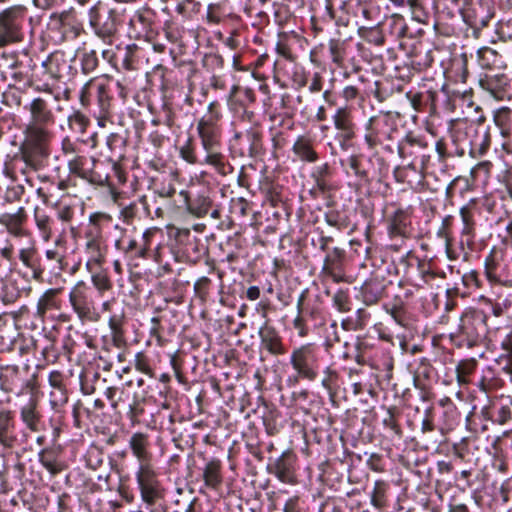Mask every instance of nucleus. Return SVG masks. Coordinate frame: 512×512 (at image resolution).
Returning a JSON list of instances; mask_svg holds the SVG:
<instances>
[{"instance_id": "9", "label": "nucleus", "mask_w": 512, "mask_h": 512, "mask_svg": "<svg viewBox=\"0 0 512 512\" xmlns=\"http://www.w3.org/2000/svg\"><path fill=\"white\" fill-rule=\"evenodd\" d=\"M170 249L178 262L196 264L206 253L202 240L187 228H169Z\"/></svg>"}, {"instance_id": "16", "label": "nucleus", "mask_w": 512, "mask_h": 512, "mask_svg": "<svg viewBox=\"0 0 512 512\" xmlns=\"http://www.w3.org/2000/svg\"><path fill=\"white\" fill-rule=\"evenodd\" d=\"M413 214L414 207L412 205H403L398 201L386 203L383 209L386 233L402 236L413 234Z\"/></svg>"}, {"instance_id": "57", "label": "nucleus", "mask_w": 512, "mask_h": 512, "mask_svg": "<svg viewBox=\"0 0 512 512\" xmlns=\"http://www.w3.org/2000/svg\"><path fill=\"white\" fill-rule=\"evenodd\" d=\"M129 446L133 455L140 462L139 466L150 465L151 453L149 452V437L145 433H134L129 440Z\"/></svg>"}, {"instance_id": "63", "label": "nucleus", "mask_w": 512, "mask_h": 512, "mask_svg": "<svg viewBox=\"0 0 512 512\" xmlns=\"http://www.w3.org/2000/svg\"><path fill=\"white\" fill-rule=\"evenodd\" d=\"M20 326L17 322H0V350H13L15 342L20 335Z\"/></svg>"}, {"instance_id": "20", "label": "nucleus", "mask_w": 512, "mask_h": 512, "mask_svg": "<svg viewBox=\"0 0 512 512\" xmlns=\"http://www.w3.org/2000/svg\"><path fill=\"white\" fill-rule=\"evenodd\" d=\"M35 67L36 63L27 55L24 59L14 58L8 65V70L1 72V76L5 80L8 75L14 83L22 84L26 88H33L36 92L51 94L52 88L49 84L34 85L33 71Z\"/></svg>"}, {"instance_id": "17", "label": "nucleus", "mask_w": 512, "mask_h": 512, "mask_svg": "<svg viewBox=\"0 0 512 512\" xmlns=\"http://www.w3.org/2000/svg\"><path fill=\"white\" fill-rule=\"evenodd\" d=\"M111 191L113 202L119 209L118 219L126 226H132L136 221H140L142 217H151V206L146 195L125 202L122 200L121 192H119L114 184L108 187Z\"/></svg>"}, {"instance_id": "18", "label": "nucleus", "mask_w": 512, "mask_h": 512, "mask_svg": "<svg viewBox=\"0 0 512 512\" xmlns=\"http://www.w3.org/2000/svg\"><path fill=\"white\" fill-rule=\"evenodd\" d=\"M256 93L252 88L233 85L227 95V106L235 121H254L257 114L252 110L256 103Z\"/></svg>"}, {"instance_id": "10", "label": "nucleus", "mask_w": 512, "mask_h": 512, "mask_svg": "<svg viewBox=\"0 0 512 512\" xmlns=\"http://www.w3.org/2000/svg\"><path fill=\"white\" fill-rule=\"evenodd\" d=\"M129 131L120 129L109 133L105 138V144L100 152L104 161L111 165L112 171L120 183L126 182V173L123 167L129 149Z\"/></svg>"}, {"instance_id": "61", "label": "nucleus", "mask_w": 512, "mask_h": 512, "mask_svg": "<svg viewBox=\"0 0 512 512\" xmlns=\"http://www.w3.org/2000/svg\"><path fill=\"white\" fill-rule=\"evenodd\" d=\"M113 228L119 233V236L114 240V247L119 253L126 257L134 242L137 240V229L135 226L132 229H128L118 223H116Z\"/></svg>"}, {"instance_id": "45", "label": "nucleus", "mask_w": 512, "mask_h": 512, "mask_svg": "<svg viewBox=\"0 0 512 512\" xmlns=\"http://www.w3.org/2000/svg\"><path fill=\"white\" fill-rule=\"evenodd\" d=\"M314 12L320 15L322 20H328L330 23H334L338 28L347 27L350 22V18L345 10L335 6V0H322L317 2Z\"/></svg>"}, {"instance_id": "4", "label": "nucleus", "mask_w": 512, "mask_h": 512, "mask_svg": "<svg viewBox=\"0 0 512 512\" xmlns=\"http://www.w3.org/2000/svg\"><path fill=\"white\" fill-rule=\"evenodd\" d=\"M129 88L125 79H115L110 74L89 78L80 88L78 101L89 110L100 128L113 123L118 100L126 102Z\"/></svg>"}, {"instance_id": "49", "label": "nucleus", "mask_w": 512, "mask_h": 512, "mask_svg": "<svg viewBox=\"0 0 512 512\" xmlns=\"http://www.w3.org/2000/svg\"><path fill=\"white\" fill-rule=\"evenodd\" d=\"M398 9H407L412 19L418 23H426L430 16V0H391Z\"/></svg>"}, {"instance_id": "3", "label": "nucleus", "mask_w": 512, "mask_h": 512, "mask_svg": "<svg viewBox=\"0 0 512 512\" xmlns=\"http://www.w3.org/2000/svg\"><path fill=\"white\" fill-rule=\"evenodd\" d=\"M27 113V122L24 125V140L21 143L20 159L27 168L37 171L44 167L51 153V143L54 139L56 114L52 102L43 96H36L23 105Z\"/></svg>"}, {"instance_id": "22", "label": "nucleus", "mask_w": 512, "mask_h": 512, "mask_svg": "<svg viewBox=\"0 0 512 512\" xmlns=\"http://www.w3.org/2000/svg\"><path fill=\"white\" fill-rule=\"evenodd\" d=\"M51 21L52 30L60 35L61 41H75L86 33L82 20L73 8L53 14Z\"/></svg>"}, {"instance_id": "30", "label": "nucleus", "mask_w": 512, "mask_h": 512, "mask_svg": "<svg viewBox=\"0 0 512 512\" xmlns=\"http://www.w3.org/2000/svg\"><path fill=\"white\" fill-rule=\"evenodd\" d=\"M347 252L344 248L333 246L323 259L321 273L335 283L350 282L346 274Z\"/></svg>"}, {"instance_id": "14", "label": "nucleus", "mask_w": 512, "mask_h": 512, "mask_svg": "<svg viewBox=\"0 0 512 512\" xmlns=\"http://www.w3.org/2000/svg\"><path fill=\"white\" fill-rule=\"evenodd\" d=\"M99 162L98 159L88 158L84 154L75 155L67 160L69 176L79 178L95 187H112L110 174L97 170Z\"/></svg>"}, {"instance_id": "12", "label": "nucleus", "mask_w": 512, "mask_h": 512, "mask_svg": "<svg viewBox=\"0 0 512 512\" xmlns=\"http://www.w3.org/2000/svg\"><path fill=\"white\" fill-rule=\"evenodd\" d=\"M27 8L14 5L0 12V48L20 43L24 39Z\"/></svg>"}, {"instance_id": "64", "label": "nucleus", "mask_w": 512, "mask_h": 512, "mask_svg": "<svg viewBox=\"0 0 512 512\" xmlns=\"http://www.w3.org/2000/svg\"><path fill=\"white\" fill-rule=\"evenodd\" d=\"M493 122L499 129L504 139H510L512 135V109L501 107L494 112Z\"/></svg>"}, {"instance_id": "44", "label": "nucleus", "mask_w": 512, "mask_h": 512, "mask_svg": "<svg viewBox=\"0 0 512 512\" xmlns=\"http://www.w3.org/2000/svg\"><path fill=\"white\" fill-rule=\"evenodd\" d=\"M481 307L475 310V318H478L481 314L483 320H487L489 317H505L508 320H512V301L505 300L503 303L492 302L491 299L481 296L479 299Z\"/></svg>"}, {"instance_id": "33", "label": "nucleus", "mask_w": 512, "mask_h": 512, "mask_svg": "<svg viewBox=\"0 0 512 512\" xmlns=\"http://www.w3.org/2000/svg\"><path fill=\"white\" fill-rule=\"evenodd\" d=\"M212 190L209 187H201L195 193L181 190L179 195L183 198L187 211L198 217L206 216L213 207L211 197Z\"/></svg>"}, {"instance_id": "7", "label": "nucleus", "mask_w": 512, "mask_h": 512, "mask_svg": "<svg viewBox=\"0 0 512 512\" xmlns=\"http://www.w3.org/2000/svg\"><path fill=\"white\" fill-rule=\"evenodd\" d=\"M350 51V39L342 38L338 30L336 36L330 37L325 42L314 45L309 51V61L323 71L330 67L331 71L343 69Z\"/></svg>"}, {"instance_id": "62", "label": "nucleus", "mask_w": 512, "mask_h": 512, "mask_svg": "<svg viewBox=\"0 0 512 512\" xmlns=\"http://www.w3.org/2000/svg\"><path fill=\"white\" fill-rule=\"evenodd\" d=\"M155 73L159 74V89L162 95H168L169 91L174 90L179 84V69H170L163 65L155 67Z\"/></svg>"}, {"instance_id": "52", "label": "nucleus", "mask_w": 512, "mask_h": 512, "mask_svg": "<svg viewBox=\"0 0 512 512\" xmlns=\"http://www.w3.org/2000/svg\"><path fill=\"white\" fill-rule=\"evenodd\" d=\"M402 91V84H398L395 80L390 78H383L373 83V88H371L367 95H372L378 103H384L395 94L401 93Z\"/></svg>"}, {"instance_id": "41", "label": "nucleus", "mask_w": 512, "mask_h": 512, "mask_svg": "<svg viewBox=\"0 0 512 512\" xmlns=\"http://www.w3.org/2000/svg\"><path fill=\"white\" fill-rule=\"evenodd\" d=\"M391 281L386 280L380 271H375L365 280L361 286V296L366 304L376 303L383 295L387 285Z\"/></svg>"}, {"instance_id": "11", "label": "nucleus", "mask_w": 512, "mask_h": 512, "mask_svg": "<svg viewBox=\"0 0 512 512\" xmlns=\"http://www.w3.org/2000/svg\"><path fill=\"white\" fill-rule=\"evenodd\" d=\"M331 120L336 130L334 140L340 151L347 153L354 149L358 139L359 127L353 107L349 105L337 107L331 116Z\"/></svg>"}, {"instance_id": "34", "label": "nucleus", "mask_w": 512, "mask_h": 512, "mask_svg": "<svg viewBox=\"0 0 512 512\" xmlns=\"http://www.w3.org/2000/svg\"><path fill=\"white\" fill-rule=\"evenodd\" d=\"M339 8L345 10L348 16L351 13L365 23H376L381 16L380 6L373 0H344Z\"/></svg>"}, {"instance_id": "40", "label": "nucleus", "mask_w": 512, "mask_h": 512, "mask_svg": "<svg viewBox=\"0 0 512 512\" xmlns=\"http://www.w3.org/2000/svg\"><path fill=\"white\" fill-rule=\"evenodd\" d=\"M254 203L244 197H232L229 202L231 221H238L240 225H253L255 222Z\"/></svg>"}, {"instance_id": "24", "label": "nucleus", "mask_w": 512, "mask_h": 512, "mask_svg": "<svg viewBox=\"0 0 512 512\" xmlns=\"http://www.w3.org/2000/svg\"><path fill=\"white\" fill-rule=\"evenodd\" d=\"M69 301L81 320H98L102 316L94 307L91 288L83 281L77 282L71 289Z\"/></svg>"}, {"instance_id": "42", "label": "nucleus", "mask_w": 512, "mask_h": 512, "mask_svg": "<svg viewBox=\"0 0 512 512\" xmlns=\"http://www.w3.org/2000/svg\"><path fill=\"white\" fill-rule=\"evenodd\" d=\"M259 190L265 199L276 207L287 200V188L271 176H263L259 181Z\"/></svg>"}, {"instance_id": "15", "label": "nucleus", "mask_w": 512, "mask_h": 512, "mask_svg": "<svg viewBox=\"0 0 512 512\" xmlns=\"http://www.w3.org/2000/svg\"><path fill=\"white\" fill-rule=\"evenodd\" d=\"M484 275L491 286L512 287V272L504 248L493 245L484 258Z\"/></svg>"}, {"instance_id": "35", "label": "nucleus", "mask_w": 512, "mask_h": 512, "mask_svg": "<svg viewBox=\"0 0 512 512\" xmlns=\"http://www.w3.org/2000/svg\"><path fill=\"white\" fill-rule=\"evenodd\" d=\"M455 216L445 215L436 230V237L444 242L445 255L449 261L462 259L458 248V240L454 236Z\"/></svg>"}, {"instance_id": "48", "label": "nucleus", "mask_w": 512, "mask_h": 512, "mask_svg": "<svg viewBox=\"0 0 512 512\" xmlns=\"http://www.w3.org/2000/svg\"><path fill=\"white\" fill-rule=\"evenodd\" d=\"M257 334L261 338L262 346L273 355H283L286 348L282 343V339L276 329L265 322L263 326L257 329Z\"/></svg>"}, {"instance_id": "58", "label": "nucleus", "mask_w": 512, "mask_h": 512, "mask_svg": "<svg viewBox=\"0 0 512 512\" xmlns=\"http://www.w3.org/2000/svg\"><path fill=\"white\" fill-rule=\"evenodd\" d=\"M35 225L43 241L48 242L53 235L55 220L48 214L46 209L36 206L33 211Z\"/></svg>"}, {"instance_id": "46", "label": "nucleus", "mask_w": 512, "mask_h": 512, "mask_svg": "<svg viewBox=\"0 0 512 512\" xmlns=\"http://www.w3.org/2000/svg\"><path fill=\"white\" fill-rule=\"evenodd\" d=\"M19 260L32 272V278L37 282H44L45 266L42 257L35 247L22 248L19 251Z\"/></svg>"}, {"instance_id": "38", "label": "nucleus", "mask_w": 512, "mask_h": 512, "mask_svg": "<svg viewBox=\"0 0 512 512\" xmlns=\"http://www.w3.org/2000/svg\"><path fill=\"white\" fill-rule=\"evenodd\" d=\"M158 234H162V230L158 227L153 226L145 229L141 238H137L125 258L130 260H148L152 258L154 256L152 246Z\"/></svg>"}, {"instance_id": "56", "label": "nucleus", "mask_w": 512, "mask_h": 512, "mask_svg": "<svg viewBox=\"0 0 512 512\" xmlns=\"http://www.w3.org/2000/svg\"><path fill=\"white\" fill-rule=\"evenodd\" d=\"M180 76L185 78L189 93H193L202 78V72L194 60H180L177 63Z\"/></svg>"}, {"instance_id": "13", "label": "nucleus", "mask_w": 512, "mask_h": 512, "mask_svg": "<svg viewBox=\"0 0 512 512\" xmlns=\"http://www.w3.org/2000/svg\"><path fill=\"white\" fill-rule=\"evenodd\" d=\"M476 203L470 201L459 208L461 228L458 236V248L461 251L462 261L469 262L472 253L477 251V215Z\"/></svg>"}, {"instance_id": "27", "label": "nucleus", "mask_w": 512, "mask_h": 512, "mask_svg": "<svg viewBox=\"0 0 512 512\" xmlns=\"http://www.w3.org/2000/svg\"><path fill=\"white\" fill-rule=\"evenodd\" d=\"M450 337L458 347L484 344L488 337L487 322H461L457 332L451 333Z\"/></svg>"}, {"instance_id": "59", "label": "nucleus", "mask_w": 512, "mask_h": 512, "mask_svg": "<svg viewBox=\"0 0 512 512\" xmlns=\"http://www.w3.org/2000/svg\"><path fill=\"white\" fill-rule=\"evenodd\" d=\"M472 58V54L466 52L455 54L450 60L449 74L455 82L465 83L469 76L468 62Z\"/></svg>"}, {"instance_id": "60", "label": "nucleus", "mask_w": 512, "mask_h": 512, "mask_svg": "<svg viewBox=\"0 0 512 512\" xmlns=\"http://www.w3.org/2000/svg\"><path fill=\"white\" fill-rule=\"evenodd\" d=\"M477 63L482 69L493 70L505 66L503 56L491 47H481L476 53Z\"/></svg>"}, {"instance_id": "43", "label": "nucleus", "mask_w": 512, "mask_h": 512, "mask_svg": "<svg viewBox=\"0 0 512 512\" xmlns=\"http://www.w3.org/2000/svg\"><path fill=\"white\" fill-rule=\"evenodd\" d=\"M462 17L464 22L473 29L474 36L478 37V33L488 26L493 13L487 6L479 4L464 10Z\"/></svg>"}, {"instance_id": "36", "label": "nucleus", "mask_w": 512, "mask_h": 512, "mask_svg": "<svg viewBox=\"0 0 512 512\" xmlns=\"http://www.w3.org/2000/svg\"><path fill=\"white\" fill-rule=\"evenodd\" d=\"M72 63L76 69V76L79 73L84 76H90L99 70L101 60L95 48L87 47L84 44L75 50Z\"/></svg>"}, {"instance_id": "31", "label": "nucleus", "mask_w": 512, "mask_h": 512, "mask_svg": "<svg viewBox=\"0 0 512 512\" xmlns=\"http://www.w3.org/2000/svg\"><path fill=\"white\" fill-rule=\"evenodd\" d=\"M411 107L418 113H428L430 116L438 114L439 91L426 86L419 89H410L405 94Z\"/></svg>"}, {"instance_id": "54", "label": "nucleus", "mask_w": 512, "mask_h": 512, "mask_svg": "<svg viewBox=\"0 0 512 512\" xmlns=\"http://www.w3.org/2000/svg\"><path fill=\"white\" fill-rule=\"evenodd\" d=\"M84 238V252L88 255L86 267L91 270L92 265H100L104 261L106 241L91 236L85 235Z\"/></svg>"}, {"instance_id": "26", "label": "nucleus", "mask_w": 512, "mask_h": 512, "mask_svg": "<svg viewBox=\"0 0 512 512\" xmlns=\"http://www.w3.org/2000/svg\"><path fill=\"white\" fill-rule=\"evenodd\" d=\"M42 68L45 74L55 81L76 77V69L72 63V58H69L63 50L51 52L42 62Z\"/></svg>"}, {"instance_id": "47", "label": "nucleus", "mask_w": 512, "mask_h": 512, "mask_svg": "<svg viewBox=\"0 0 512 512\" xmlns=\"http://www.w3.org/2000/svg\"><path fill=\"white\" fill-rule=\"evenodd\" d=\"M113 223V216L108 212L95 211L89 214L88 223L86 224L83 233L85 235L105 240L104 231L108 229Z\"/></svg>"}, {"instance_id": "55", "label": "nucleus", "mask_w": 512, "mask_h": 512, "mask_svg": "<svg viewBox=\"0 0 512 512\" xmlns=\"http://www.w3.org/2000/svg\"><path fill=\"white\" fill-rule=\"evenodd\" d=\"M202 477L205 487L217 491L223 483L222 463L217 458L206 461L202 468Z\"/></svg>"}, {"instance_id": "6", "label": "nucleus", "mask_w": 512, "mask_h": 512, "mask_svg": "<svg viewBox=\"0 0 512 512\" xmlns=\"http://www.w3.org/2000/svg\"><path fill=\"white\" fill-rule=\"evenodd\" d=\"M125 9L118 4L98 0L87 11L88 25L93 35L111 45L124 23Z\"/></svg>"}, {"instance_id": "28", "label": "nucleus", "mask_w": 512, "mask_h": 512, "mask_svg": "<svg viewBox=\"0 0 512 512\" xmlns=\"http://www.w3.org/2000/svg\"><path fill=\"white\" fill-rule=\"evenodd\" d=\"M296 461V454L291 450H286L276 458L269 457L266 469L269 474L274 475L281 482L294 484L297 481Z\"/></svg>"}, {"instance_id": "1", "label": "nucleus", "mask_w": 512, "mask_h": 512, "mask_svg": "<svg viewBox=\"0 0 512 512\" xmlns=\"http://www.w3.org/2000/svg\"><path fill=\"white\" fill-rule=\"evenodd\" d=\"M402 115L398 111L379 110L364 123L363 142L371 155L353 152L339 159V167L348 188L356 194L371 195L373 183L384 185L390 173V163L385 154L393 155L400 140Z\"/></svg>"}, {"instance_id": "8", "label": "nucleus", "mask_w": 512, "mask_h": 512, "mask_svg": "<svg viewBox=\"0 0 512 512\" xmlns=\"http://www.w3.org/2000/svg\"><path fill=\"white\" fill-rule=\"evenodd\" d=\"M428 148L429 142L424 135L408 130L395 146V152L402 161H408V169L424 174L431 167L432 157L426 152Z\"/></svg>"}, {"instance_id": "39", "label": "nucleus", "mask_w": 512, "mask_h": 512, "mask_svg": "<svg viewBox=\"0 0 512 512\" xmlns=\"http://www.w3.org/2000/svg\"><path fill=\"white\" fill-rule=\"evenodd\" d=\"M325 223L338 231L352 229L351 210L346 205H338L334 201L326 204Z\"/></svg>"}, {"instance_id": "19", "label": "nucleus", "mask_w": 512, "mask_h": 512, "mask_svg": "<svg viewBox=\"0 0 512 512\" xmlns=\"http://www.w3.org/2000/svg\"><path fill=\"white\" fill-rule=\"evenodd\" d=\"M136 480L145 505L166 500V489L151 465L139 466Z\"/></svg>"}, {"instance_id": "25", "label": "nucleus", "mask_w": 512, "mask_h": 512, "mask_svg": "<svg viewBox=\"0 0 512 512\" xmlns=\"http://www.w3.org/2000/svg\"><path fill=\"white\" fill-rule=\"evenodd\" d=\"M334 174V168L329 162L314 164L309 172V178L313 181L309 194L313 198H318L335 192L338 185L334 181Z\"/></svg>"}, {"instance_id": "2", "label": "nucleus", "mask_w": 512, "mask_h": 512, "mask_svg": "<svg viewBox=\"0 0 512 512\" xmlns=\"http://www.w3.org/2000/svg\"><path fill=\"white\" fill-rule=\"evenodd\" d=\"M195 131L196 138L189 136L180 146V158L190 165L210 166L223 177L232 174L234 167L224 153L223 112L217 100L196 120Z\"/></svg>"}, {"instance_id": "32", "label": "nucleus", "mask_w": 512, "mask_h": 512, "mask_svg": "<svg viewBox=\"0 0 512 512\" xmlns=\"http://www.w3.org/2000/svg\"><path fill=\"white\" fill-rule=\"evenodd\" d=\"M319 143L311 133L298 135L291 147L293 161H298L304 165L316 164L321 159V153L318 151Z\"/></svg>"}, {"instance_id": "37", "label": "nucleus", "mask_w": 512, "mask_h": 512, "mask_svg": "<svg viewBox=\"0 0 512 512\" xmlns=\"http://www.w3.org/2000/svg\"><path fill=\"white\" fill-rule=\"evenodd\" d=\"M492 130V125L487 122L484 116L477 119L471 158L479 159L487 155L492 144Z\"/></svg>"}, {"instance_id": "21", "label": "nucleus", "mask_w": 512, "mask_h": 512, "mask_svg": "<svg viewBox=\"0 0 512 512\" xmlns=\"http://www.w3.org/2000/svg\"><path fill=\"white\" fill-rule=\"evenodd\" d=\"M290 361L300 377L310 381L316 379L320 369V351L312 345L295 349Z\"/></svg>"}, {"instance_id": "5", "label": "nucleus", "mask_w": 512, "mask_h": 512, "mask_svg": "<svg viewBox=\"0 0 512 512\" xmlns=\"http://www.w3.org/2000/svg\"><path fill=\"white\" fill-rule=\"evenodd\" d=\"M232 158L258 159L264 156V132L260 121H234L232 135L228 140Z\"/></svg>"}, {"instance_id": "23", "label": "nucleus", "mask_w": 512, "mask_h": 512, "mask_svg": "<svg viewBox=\"0 0 512 512\" xmlns=\"http://www.w3.org/2000/svg\"><path fill=\"white\" fill-rule=\"evenodd\" d=\"M476 125L477 120H458L450 126L449 135L451 144L454 147V154H456L457 157H464L466 155L471 157Z\"/></svg>"}, {"instance_id": "53", "label": "nucleus", "mask_w": 512, "mask_h": 512, "mask_svg": "<svg viewBox=\"0 0 512 512\" xmlns=\"http://www.w3.org/2000/svg\"><path fill=\"white\" fill-rule=\"evenodd\" d=\"M28 218L26 209L19 207L15 213L0 214V224L5 226L7 231L16 237H22L25 234L24 224Z\"/></svg>"}, {"instance_id": "51", "label": "nucleus", "mask_w": 512, "mask_h": 512, "mask_svg": "<svg viewBox=\"0 0 512 512\" xmlns=\"http://www.w3.org/2000/svg\"><path fill=\"white\" fill-rule=\"evenodd\" d=\"M15 422L10 410H0V444L7 449H12L17 443Z\"/></svg>"}, {"instance_id": "50", "label": "nucleus", "mask_w": 512, "mask_h": 512, "mask_svg": "<svg viewBox=\"0 0 512 512\" xmlns=\"http://www.w3.org/2000/svg\"><path fill=\"white\" fill-rule=\"evenodd\" d=\"M236 17L227 2L219 1L208 4L204 22L209 26H217Z\"/></svg>"}, {"instance_id": "29", "label": "nucleus", "mask_w": 512, "mask_h": 512, "mask_svg": "<svg viewBox=\"0 0 512 512\" xmlns=\"http://www.w3.org/2000/svg\"><path fill=\"white\" fill-rule=\"evenodd\" d=\"M479 86L497 101L512 99V78L505 73L484 74L479 78Z\"/></svg>"}]
</instances>
